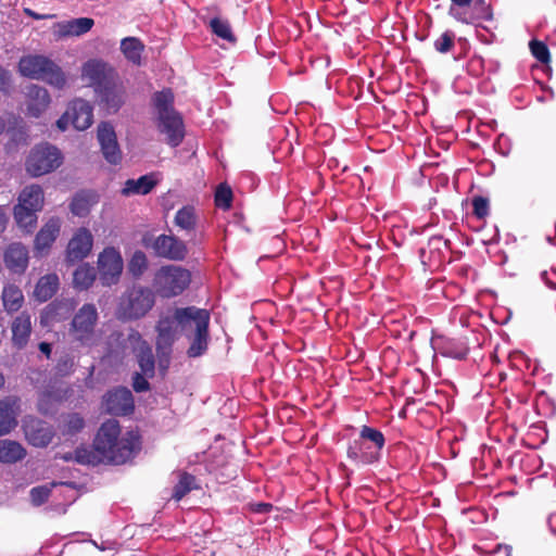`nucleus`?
I'll list each match as a JSON object with an SVG mask.
<instances>
[{"instance_id":"1","label":"nucleus","mask_w":556,"mask_h":556,"mask_svg":"<svg viewBox=\"0 0 556 556\" xmlns=\"http://www.w3.org/2000/svg\"><path fill=\"white\" fill-rule=\"evenodd\" d=\"M210 320V312L197 306L173 307L160 315L155 324V352L162 374H166L169 368L173 348L180 334L190 343L188 357H200L207 351Z\"/></svg>"},{"instance_id":"2","label":"nucleus","mask_w":556,"mask_h":556,"mask_svg":"<svg viewBox=\"0 0 556 556\" xmlns=\"http://www.w3.org/2000/svg\"><path fill=\"white\" fill-rule=\"evenodd\" d=\"M93 448L102 455L105 463L123 465L131 460L140 451V435L136 431H126L116 419H108L101 424L93 442Z\"/></svg>"},{"instance_id":"3","label":"nucleus","mask_w":556,"mask_h":556,"mask_svg":"<svg viewBox=\"0 0 556 556\" xmlns=\"http://www.w3.org/2000/svg\"><path fill=\"white\" fill-rule=\"evenodd\" d=\"M155 305V292L144 286L134 285L118 299L115 317L122 323L143 318Z\"/></svg>"},{"instance_id":"4","label":"nucleus","mask_w":556,"mask_h":556,"mask_svg":"<svg viewBox=\"0 0 556 556\" xmlns=\"http://www.w3.org/2000/svg\"><path fill=\"white\" fill-rule=\"evenodd\" d=\"M18 72L24 77L43 80L58 89H62L66 85V77L62 68L43 55L36 54L21 58Z\"/></svg>"},{"instance_id":"5","label":"nucleus","mask_w":556,"mask_h":556,"mask_svg":"<svg viewBox=\"0 0 556 556\" xmlns=\"http://www.w3.org/2000/svg\"><path fill=\"white\" fill-rule=\"evenodd\" d=\"M191 282V273L177 265L159 268L153 278L154 292L161 298L170 299L180 295Z\"/></svg>"},{"instance_id":"6","label":"nucleus","mask_w":556,"mask_h":556,"mask_svg":"<svg viewBox=\"0 0 556 556\" xmlns=\"http://www.w3.org/2000/svg\"><path fill=\"white\" fill-rule=\"evenodd\" d=\"M98 311L94 304H84L74 315L70 325V336L83 346H94L100 336L97 331Z\"/></svg>"},{"instance_id":"7","label":"nucleus","mask_w":556,"mask_h":556,"mask_svg":"<svg viewBox=\"0 0 556 556\" xmlns=\"http://www.w3.org/2000/svg\"><path fill=\"white\" fill-rule=\"evenodd\" d=\"M62 164V155L58 148L49 144L35 146L25 162L26 172L31 177H39L53 172Z\"/></svg>"},{"instance_id":"8","label":"nucleus","mask_w":556,"mask_h":556,"mask_svg":"<svg viewBox=\"0 0 556 556\" xmlns=\"http://www.w3.org/2000/svg\"><path fill=\"white\" fill-rule=\"evenodd\" d=\"M448 14L463 24H475L479 21H491L493 12L486 0H450Z\"/></svg>"},{"instance_id":"9","label":"nucleus","mask_w":556,"mask_h":556,"mask_svg":"<svg viewBox=\"0 0 556 556\" xmlns=\"http://www.w3.org/2000/svg\"><path fill=\"white\" fill-rule=\"evenodd\" d=\"M116 70L101 59H90L81 66V78L97 92L118 77Z\"/></svg>"},{"instance_id":"10","label":"nucleus","mask_w":556,"mask_h":556,"mask_svg":"<svg viewBox=\"0 0 556 556\" xmlns=\"http://www.w3.org/2000/svg\"><path fill=\"white\" fill-rule=\"evenodd\" d=\"M147 248H151L159 257L170 261H184L188 255L187 244L173 235H160L151 240H143Z\"/></svg>"},{"instance_id":"11","label":"nucleus","mask_w":556,"mask_h":556,"mask_svg":"<svg viewBox=\"0 0 556 556\" xmlns=\"http://www.w3.org/2000/svg\"><path fill=\"white\" fill-rule=\"evenodd\" d=\"M98 268L103 285L115 283L123 270L121 253L115 248H105L98 257Z\"/></svg>"},{"instance_id":"12","label":"nucleus","mask_w":556,"mask_h":556,"mask_svg":"<svg viewBox=\"0 0 556 556\" xmlns=\"http://www.w3.org/2000/svg\"><path fill=\"white\" fill-rule=\"evenodd\" d=\"M97 138L101 147L103 157L112 165H117L122 161V151L119 149L114 127L109 122H101L98 125Z\"/></svg>"},{"instance_id":"13","label":"nucleus","mask_w":556,"mask_h":556,"mask_svg":"<svg viewBox=\"0 0 556 556\" xmlns=\"http://www.w3.org/2000/svg\"><path fill=\"white\" fill-rule=\"evenodd\" d=\"M103 406L108 414L116 416L129 415L135 409L132 393L124 387L108 391L103 397Z\"/></svg>"},{"instance_id":"14","label":"nucleus","mask_w":556,"mask_h":556,"mask_svg":"<svg viewBox=\"0 0 556 556\" xmlns=\"http://www.w3.org/2000/svg\"><path fill=\"white\" fill-rule=\"evenodd\" d=\"M23 430L27 441L37 447H46L54 437V430L50 424L33 416L24 419Z\"/></svg>"},{"instance_id":"15","label":"nucleus","mask_w":556,"mask_h":556,"mask_svg":"<svg viewBox=\"0 0 556 556\" xmlns=\"http://www.w3.org/2000/svg\"><path fill=\"white\" fill-rule=\"evenodd\" d=\"M156 127L172 148L180 146L185 138V124L179 113L156 117Z\"/></svg>"},{"instance_id":"16","label":"nucleus","mask_w":556,"mask_h":556,"mask_svg":"<svg viewBox=\"0 0 556 556\" xmlns=\"http://www.w3.org/2000/svg\"><path fill=\"white\" fill-rule=\"evenodd\" d=\"M3 263L12 274H24L29 263V252L27 247L21 242H12L7 245L3 251Z\"/></svg>"},{"instance_id":"17","label":"nucleus","mask_w":556,"mask_h":556,"mask_svg":"<svg viewBox=\"0 0 556 556\" xmlns=\"http://www.w3.org/2000/svg\"><path fill=\"white\" fill-rule=\"evenodd\" d=\"M381 453L376 450L374 445L365 442L361 438L351 442L346 450L348 458L357 466H367L378 463L381 458Z\"/></svg>"},{"instance_id":"18","label":"nucleus","mask_w":556,"mask_h":556,"mask_svg":"<svg viewBox=\"0 0 556 556\" xmlns=\"http://www.w3.org/2000/svg\"><path fill=\"white\" fill-rule=\"evenodd\" d=\"M93 244V237L87 228H79L70 240L66 249V260L76 263L90 253Z\"/></svg>"},{"instance_id":"19","label":"nucleus","mask_w":556,"mask_h":556,"mask_svg":"<svg viewBox=\"0 0 556 556\" xmlns=\"http://www.w3.org/2000/svg\"><path fill=\"white\" fill-rule=\"evenodd\" d=\"M109 113H116L125 103L126 90L119 76L96 92Z\"/></svg>"},{"instance_id":"20","label":"nucleus","mask_w":556,"mask_h":556,"mask_svg":"<svg viewBox=\"0 0 556 556\" xmlns=\"http://www.w3.org/2000/svg\"><path fill=\"white\" fill-rule=\"evenodd\" d=\"M33 332L31 316L27 311L21 312L11 321V342L17 350H23Z\"/></svg>"},{"instance_id":"21","label":"nucleus","mask_w":556,"mask_h":556,"mask_svg":"<svg viewBox=\"0 0 556 556\" xmlns=\"http://www.w3.org/2000/svg\"><path fill=\"white\" fill-rule=\"evenodd\" d=\"M20 402L13 395L0 400V437L10 433L17 426Z\"/></svg>"},{"instance_id":"22","label":"nucleus","mask_w":556,"mask_h":556,"mask_svg":"<svg viewBox=\"0 0 556 556\" xmlns=\"http://www.w3.org/2000/svg\"><path fill=\"white\" fill-rule=\"evenodd\" d=\"M66 110L71 117V124L75 129L85 130L91 126L93 109L88 101L75 99L68 104Z\"/></svg>"},{"instance_id":"23","label":"nucleus","mask_w":556,"mask_h":556,"mask_svg":"<svg viewBox=\"0 0 556 556\" xmlns=\"http://www.w3.org/2000/svg\"><path fill=\"white\" fill-rule=\"evenodd\" d=\"M26 99L27 115L35 118L39 117L51 102L48 90L38 85L27 87Z\"/></svg>"},{"instance_id":"24","label":"nucleus","mask_w":556,"mask_h":556,"mask_svg":"<svg viewBox=\"0 0 556 556\" xmlns=\"http://www.w3.org/2000/svg\"><path fill=\"white\" fill-rule=\"evenodd\" d=\"M174 224L182 231L186 236H190L189 241H201L202 233L198 237V217L195 210L191 205H186L179 208L174 217Z\"/></svg>"},{"instance_id":"25","label":"nucleus","mask_w":556,"mask_h":556,"mask_svg":"<svg viewBox=\"0 0 556 556\" xmlns=\"http://www.w3.org/2000/svg\"><path fill=\"white\" fill-rule=\"evenodd\" d=\"M60 219L56 217L50 218L38 231L35 237L34 248L35 251L43 254L47 253L60 233Z\"/></svg>"},{"instance_id":"26","label":"nucleus","mask_w":556,"mask_h":556,"mask_svg":"<svg viewBox=\"0 0 556 556\" xmlns=\"http://www.w3.org/2000/svg\"><path fill=\"white\" fill-rule=\"evenodd\" d=\"M1 301L4 311L9 315H12L22 308L25 302V298L18 286L14 283H7L2 288Z\"/></svg>"},{"instance_id":"27","label":"nucleus","mask_w":556,"mask_h":556,"mask_svg":"<svg viewBox=\"0 0 556 556\" xmlns=\"http://www.w3.org/2000/svg\"><path fill=\"white\" fill-rule=\"evenodd\" d=\"M59 285L56 274H47L40 277L35 286L34 298L38 302H47L56 293Z\"/></svg>"},{"instance_id":"28","label":"nucleus","mask_w":556,"mask_h":556,"mask_svg":"<svg viewBox=\"0 0 556 556\" xmlns=\"http://www.w3.org/2000/svg\"><path fill=\"white\" fill-rule=\"evenodd\" d=\"M94 25L90 17H78L58 24L59 34L63 37L81 36L88 33Z\"/></svg>"},{"instance_id":"29","label":"nucleus","mask_w":556,"mask_h":556,"mask_svg":"<svg viewBox=\"0 0 556 556\" xmlns=\"http://www.w3.org/2000/svg\"><path fill=\"white\" fill-rule=\"evenodd\" d=\"M157 185V180L154 178V174H147L138 179H127L122 189L124 195L130 194H148Z\"/></svg>"},{"instance_id":"30","label":"nucleus","mask_w":556,"mask_h":556,"mask_svg":"<svg viewBox=\"0 0 556 556\" xmlns=\"http://www.w3.org/2000/svg\"><path fill=\"white\" fill-rule=\"evenodd\" d=\"M17 204L41 211L45 204L42 188L36 184L26 186L18 195Z\"/></svg>"},{"instance_id":"31","label":"nucleus","mask_w":556,"mask_h":556,"mask_svg":"<svg viewBox=\"0 0 556 556\" xmlns=\"http://www.w3.org/2000/svg\"><path fill=\"white\" fill-rule=\"evenodd\" d=\"M152 103L156 111V117L178 113L174 108V92L170 88L154 92Z\"/></svg>"},{"instance_id":"32","label":"nucleus","mask_w":556,"mask_h":556,"mask_svg":"<svg viewBox=\"0 0 556 556\" xmlns=\"http://www.w3.org/2000/svg\"><path fill=\"white\" fill-rule=\"evenodd\" d=\"M38 212L40 211L18 204H16L13 208V215L17 226L25 230L27 233H31L36 228Z\"/></svg>"},{"instance_id":"33","label":"nucleus","mask_w":556,"mask_h":556,"mask_svg":"<svg viewBox=\"0 0 556 556\" xmlns=\"http://www.w3.org/2000/svg\"><path fill=\"white\" fill-rule=\"evenodd\" d=\"M26 456V451L16 441L0 440V463L14 464Z\"/></svg>"},{"instance_id":"34","label":"nucleus","mask_w":556,"mask_h":556,"mask_svg":"<svg viewBox=\"0 0 556 556\" xmlns=\"http://www.w3.org/2000/svg\"><path fill=\"white\" fill-rule=\"evenodd\" d=\"M96 203V194L90 191L77 192L70 204V210L75 216L85 217L89 214L91 206Z\"/></svg>"},{"instance_id":"35","label":"nucleus","mask_w":556,"mask_h":556,"mask_svg":"<svg viewBox=\"0 0 556 556\" xmlns=\"http://www.w3.org/2000/svg\"><path fill=\"white\" fill-rule=\"evenodd\" d=\"M200 485L198 483V480L195 476L187 472L181 471L178 475V482L175 484L173 489L172 498H174L176 502L181 501L188 493H190L193 490H199Z\"/></svg>"},{"instance_id":"36","label":"nucleus","mask_w":556,"mask_h":556,"mask_svg":"<svg viewBox=\"0 0 556 556\" xmlns=\"http://www.w3.org/2000/svg\"><path fill=\"white\" fill-rule=\"evenodd\" d=\"M144 45L137 37H126L121 41V51L124 56L135 65H141V55Z\"/></svg>"},{"instance_id":"37","label":"nucleus","mask_w":556,"mask_h":556,"mask_svg":"<svg viewBox=\"0 0 556 556\" xmlns=\"http://www.w3.org/2000/svg\"><path fill=\"white\" fill-rule=\"evenodd\" d=\"M137 362L148 378H152L155 374V357L149 343H143V348L135 349Z\"/></svg>"},{"instance_id":"38","label":"nucleus","mask_w":556,"mask_h":556,"mask_svg":"<svg viewBox=\"0 0 556 556\" xmlns=\"http://www.w3.org/2000/svg\"><path fill=\"white\" fill-rule=\"evenodd\" d=\"M65 460L74 459L76 463L80 465H99L100 463H105L102 455H100L93 447H77L74 451L73 455L64 456Z\"/></svg>"},{"instance_id":"39","label":"nucleus","mask_w":556,"mask_h":556,"mask_svg":"<svg viewBox=\"0 0 556 556\" xmlns=\"http://www.w3.org/2000/svg\"><path fill=\"white\" fill-rule=\"evenodd\" d=\"M96 279L94 267L88 264H81L73 274L74 286L79 290H87L92 286Z\"/></svg>"},{"instance_id":"40","label":"nucleus","mask_w":556,"mask_h":556,"mask_svg":"<svg viewBox=\"0 0 556 556\" xmlns=\"http://www.w3.org/2000/svg\"><path fill=\"white\" fill-rule=\"evenodd\" d=\"M442 354L456 359H464L468 355L469 348L463 340L447 339L442 344Z\"/></svg>"},{"instance_id":"41","label":"nucleus","mask_w":556,"mask_h":556,"mask_svg":"<svg viewBox=\"0 0 556 556\" xmlns=\"http://www.w3.org/2000/svg\"><path fill=\"white\" fill-rule=\"evenodd\" d=\"M210 28L214 35L218 38L226 40L230 43H235L237 38L232 33L230 23L227 20L219 17H213L210 21Z\"/></svg>"},{"instance_id":"42","label":"nucleus","mask_w":556,"mask_h":556,"mask_svg":"<svg viewBox=\"0 0 556 556\" xmlns=\"http://www.w3.org/2000/svg\"><path fill=\"white\" fill-rule=\"evenodd\" d=\"M358 438L374 445L375 448L379 450L380 452H382L386 444V438L383 433L380 430L367 425L362 426Z\"/></svg>"},{"instance_id":"43","label":"nucleus","mask_w":556,"mask_h":556,"mask_svg":"<svg viewBox=\"0 0 556 556\" xmlns=\"http://www.w3.org/2000/svg\"><path fill=\"white\" fill-rule=\"evenodd\" d=\"M59 484H63L62 482H51L50 484L35 486L30 490V501L34 506H40L45 504L52 492V489Z\"/></svg>"},{"instance_id":"44","label":"nucleus","mask_w":556,"mask_h":556,"mask_svg":"<svg viewBox=\"0 0 556 556\" xmlns=\"http://www.w3.org/2000/svg\"><path fill=\"white\" fill-rule=\"evenodd\" d=\"M232 198H233V194H232L231 188L226 182L219 184L215 191V197H214L215 205L218 208H222L225 211L229 210L232 204Z\"/></svg>"},{"instance_id":"45","label":"nucleus","mask_w":556,"mask_h":556,"mask_svg":"<svg viewBox=\"0 0 556 556\" xmlns=\"http://www.w3.org/2000/svg\"><path fill=\"white\" fill-rule=\"evenodd\" d=\"M148 268V258L142 251H136L128 263V271L135 278H139L143 275Z\"/></svg>"},{"instance_id":"46","label":"nucleus","mask_w":556,"mask_h":556,"mask_svg":"<svg viewBox=\"0 0 556 556\" xmlns=\"http://www.w3.org/2000/svg\"><path fill=\"white\" fill-rule=\"evenodd\" d=\"M456 35L453 30L443 31L434 41L433 47L437 52L445 54L453 50L455 47Z\"/></svg>"},{"instance_id":"47","label":"nucleus","mask_w":556,"mask_h":556,"mask_svg":"<svg viewBox=\"0 0 556 556\" xmlns=\"http://www.w3.org/2000/svg\"><path fill=\"white\" fill-rule=\"evenodd\" d=\"M530 50L532 55L541 63L547 64L551 61V53L548 47L540 40H531Z\"/></svg>"},{"instance_id":"48","label":"nucleus","mask_w":556,"mask_h":556,"mask_svg":"<svg viewBox=\"0 0 556 556\" xmlns=\"http://www.w3.org/2000/svg\"><path fill=\"white\" fill-rule=\"evenodd\" d=\"M85 427L84 418L77 414L72 413L66 416L64 424V432L67 434H76L80 432Z\"/></svg>"},{"instance_id":"49","label":"nucleus","mask_w":556,"mask_h":556,"mask_svg":"<svg viewBox=\"0 0 556 556\" xmlns=\"http://www.w3.org/2000/svg\"><path fill=\"white\" fill-rule=\"evenodd\" d=\"M472 214L478 219H484L490 214L489 200L482 195H476L471 200Z\"/></svg>"},{"instance_id":"50","label":"nucleus","mask_w":556,"mask_h":556,"mask_svg":"<svg viewBox=\"0 0 556 556\" xmlns=\"http://www.w3.org/2000/svg\"><path fill=\"white\" fill-rule=\"evenodd\" d=\"M132 389L138 392H146L150 390L148 377L142 372H135L132 376Z\"/></svg>"},{"instance_id":"51","label":"nucleus","mask_w":556,"mask_h":556,"mask_svg":"<svg viewBox=\"0 0 556 556\" xmlns=\"http://www.w3.org/2000/svg\"><path fill=\"white\" fill-rule=\"evenodd\" d=\"M11 88V73L0 66V91L9 93Z\"/></svg>"},{"instance_id":"52","label":"nucleus","mask_w":556,"mask_h":556,"mask_svg":"<svg viewBox=\"0 0 556 556\" xmlns=\"http://www.w3.org/2000/svg\"><path fill=\"white\" fill-rule=\"evenodd\" d=\"M127 340L132 345H137V349L143 348V343H148L138 330L131 329L128 333Z\"/></svg>"},{"instance_id":"53","label":"nucleus","mask_w":556,"mask_h":556,"mask_svg":"<svg viewBox=\"0 0 556 556\" xmlns=\"http://www.w3.org/2000/svg\"><path fill=\"white\" fill-rule=\"evenodd\" d=\"M50 399H51L50 392H45L41 394L40 399L38 400V410L40 413H42V414L49 413L48 404H49Z\"/></svg>"},{"instance_id":"54","label":"nucleus","mask_w":556,"mask_h":556,"mask_svg":"<svg viewBox=\"0 0 556 556\" xmlns=\"http://www.w3.org/2000/svg\"><path fill=\"white\" fill-rule=\"evenodd\" d=\"M71 124V117L67 112V110L64 112V114L56 121V127L64 131L67 129L68 125Z\"/></svg>"},{"instance_id":"55","label":"nucleus","mask_w":556,"mask_h":556,"mask_svg":"<svg viewBox=\"0 0 556 556\" xmlns=\"http://www.w3.org/2000/svg\"><path fill=\"white\" fill-rule=\"evenodd\" d=\"M252 507H253V511L260 513V514H265L273 509V505L269 503H256Z\"/></svg>"},{"instance_id":"56","label":"nucleus","mask_w":556,"mask_h":556,"mask_svg":"<svg viewBox=\"0 0 556 556\" xmlns=\"http://www.w3.org/2000/svg\"><path fill=\"white\" fill-rule=\"evenodd\" d=\"M9 222L8 215L3 206H0V232H3Z\"/></svg>"},{"instance_id":"57","label":"nucleus","mask_w":556,"mask_h":556,"mask_svg":"<svg viewBox=\"0 0 556 556\" xmlns=\"http://www.w3.org/2000/svg\"><path fill=\"white\" fill-rule=\"evenodd\" d=\"M24 12H25L26 15H28V16L33 17L34 20H37V21L45 20V18H48V17L52 16V15L38 14L35 11H33L31 9H28V8L24 9Z\"/></svg>"},{"instance_id":"58","label":"nucleus","mask_w":556,"mask_h":556,"mask_svg":"<svg viewBox=\"0 0 556 556\" xmlns=\"http://www.w3.org/2000/svg\"><path fill=\"white\" fill-rule=\"evenodd\" d=\"M39 351L43 353L47 357H50L52 352V346L48 342H40L39 343Z\"/></svg>"},{"instance_id":"59","label":"nucleus","mask_w":556,"mask_h":556,"mask_svg":"<svg viewBox=\"0 0 556 556\" xmlns=\"http://www.w3.org/2000/svg\"><path fill=\"white\" fill-rule=\"evenodd\" d=\"M7 123L3 117L0 116V136L4 132Z\"/></svg>"},{"instance_id":"60","label":"nucleus","mask_w":556,"mask_h":556,"mask_svg":"<svg viewBox=\"0 0 556 556\" xmlns=\"http://www.w3.org/2000/svg\"><path fill=\"white\" fill-rule=\"evenodd\" d=\"M4 383H5L4 376L0 372V390L3 388Z\"/></svg>"},{"instance_id":"61","label":"nucleus","mask_w":556,"mask_h":556,"mask_svg":"<svg viewBox=\"0 0 556 556\" xmlns=\"http://www.w3.org/2000/svg\"><path fill=\"white\" fill-rule=\"evenodd\" d=\"M547 283L551 286V288L556 289V283H552V282H548V281H547Z\"/></svg>"}]
</instances>
